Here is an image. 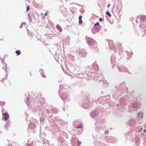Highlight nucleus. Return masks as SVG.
Masks as SVG:
<instances>
[{
    "instance_id": "1",
    "label": "nucleus",
    "mask_w": 146,
    "mask_h": 146,
    "mask_svg": "<svg viewBox=\"0 0 146 146\" xmlns=\"http://www.w3.org/2000/svg\"><path fill=\"white\" fill-rule=\"evenodd\" d=\"M2 115L3 116L2 118L3 119H5V121L7 120L9 118V115L7 113H3Z\"/></svg>"
},
{
    "instance_id": "2",
    "label": "nucleus",
    "mask_w": 146,
    "mask_h": 146,
    "mask_svg": "<svg viewBox=\"0 0 146 146\" xmlns=\"http://www.w3.org/2000/svg\"><path fill=\"white\" fill-rule=\"evenodd\" d=\"M56 28L58 29L60 32H62V29L60 26L58 25H57L56 26Z\"/></svg>"
},
{
    "instance_id": "3",
    "label": "nucleus",
    "mask_w": 146,
    "mask_h": 146,
    "mask_svg": "<svg viewBox=\"0 0 146 146\" xmlns=\"http://www.w3.org/2000/svg\"><path fill=\"white\" fill-rule=\"evenodd\" d=\"M143 114L142 113L139 112L138 113L137 117L140 118H142Z\"/></svg>"
},
{
    "instance_id": "4",
    "label": "nucleus",
    "mask_w": 146,
    "mask_h": 146,
    "mask_svg": "<svg viewBox=\"0 0 146 146\" xmlns=\"http://www.w3.org/2000/svg\"><path fill=\"white\" fill-rule=\"evenodd\" d=\"M82 17L80 15L79 16V23L80 24H82V20H81V18Z\"/></svg>"
},
{
    "instance_id": "5",
    "label": "nucleus",
    "mask_w": 146,
    "mask_h": 146,
    "mask_svg": "<svg viewBox=\"0 0 146 146\" xmlns=\"http://www.w3.org/2000/svg\"><path fill=\"white\" fill-rule=\"evenodd\" d=\"M7 75L6 74L5 76L3 78L2 80L1 81L3 82H4L5 80H6L7 79Z\"/></svg>"
},
{
    "instance_id": "6",
    "label": "nucleus",
    "mask_w": 146,
    "mask_h": 146,
    "mask_svg": "<svg viewBox=\"0 0 146 146\" xmlns=\"http://www.w3.org/2000/svg\"><path fill=\"white\" fill-rule=\"evenodd\" d=\"M5 104V103L4 102H0V106H4Z\"/></svg>"
},
{
    "instance_id": "7",
    "label": "nucleus",
    "mask_w": 146,
    "mask_h": 146,
    "mask_svg": "<svg viewBox=\"0 0 146 146\" xmlns=\"http://www.w3.org/2000/svg\"><path fill=\"white\" fill-rule=\"evenodd\" d=\"M106 14L108 15L109 17H110L111 16V14L109 13L108 11H107L106 12Z\"/></svg>"
},
{
    "instance_id": "8",
    "label": "nucleus",
    "mask_w": 146,
    "mask_h": 146,
    "mask_svg": "<svg viewBox=\"0 0 146 146\" xmlns=\"http://www.w3.org/2000/svg\"><path fill=\"white\" fill-rule=\"evenodd\" d=\"M81 125H82L81 124H80L78 125L77 126H76V128L78 129L81 128L82 127Z\"/></svg>"
},
{
    "instance_id": "9",
    "label": "nucleus",
    "mask_w": 146,
    "mask_h": 146,
    "mask_svg": "<svg viewBox=\"0 0 146 146\" xmlns=\"http://www.w3.org/2000/svg\"><path fill=\"white\" fill-rule=\"evenodd\" d=\"M16 53L18 55H19L21 53V52L19 50H17L16 51Z\"/></svg>"
},
{
    "instance_id": "10",
    "label": "nucleus",
    "mask_w": 146,
    "mask_h": 146,
    "mask_svg": "<svg viewBox=\"0 0 146 146\" xmlns=\"http://www.w3.org/2000/svg\"><path fill=\"white\" fill-rule=\"evenodd\" d=\"M104 20V19L102 18H100L99 19V21L100 22Z\"/></svg>"
},
{
    "instance_id": "11",
    "label": "nucleus",
    "mask_w": 146,
    "mask_h": 146,
    "mask_svg": "<svg viewBox=\"0 0 146 146\" xmlns=\"http://www.w3.org/2000/svg\"><path fill=\"white\" fill-rule=\"evenodd\" d=\"M30 6L29 5H28L27 7V11H28L30 9Z\"/></svg>"
},
{
    "instance_id": "12",
    "label": "nucleus",
    "mask_w": 146,
    "mask_h": 146,
    "mask_svg": "<svg viewBox=\"0 0 146 146\" xmlns=\"http://www.w3.org/2000/svg\"><path fill=\"white\" fill-rule=\"evenodd\" d=\"M96 25L99 26V23L98 22H97L95 24V26H96Z\"/></svg>"
},
{
    "instance_id": "13",
    "label": "nucleus",
    "mask_w": 146,
    "mask_h": 146,
    "mask_svg": "<svg viewBox=\"0 0 146 146\" xmlns=\"http://www.w3.org/2000/svg\"><path fill=\"white\" fill-rule=\"evenodd\" d=\"M81 142H80L78 140V146H79L81 144Z\"/></svg>"
},
{
    "instance_id": "14",
    "label": "nucleus",
    "mask_w": 146,
    "mask_h": 146,
    "mask_svg": "<svg viewBox=\"0 0 146 146\" xmlns=\"http://www.w3.org/2000/svg\"><path fill=\"white\" fill-rule=\"evenodd\" d=\"M143 131L145 132L146 133V129H144L143 130Z\"/></svg>"
},
{
    "instance_id": "15",
    "label": "nucleus",
    "mask_w": 146,
    "mask_h": 146,
    "mask_svg": "<svg viewBox=\"0 0 146 146\" xmlns=\"http://www.w3.org/2000/svg\"><path fill=\"white\" fill-rule=\"evenodd\" d=\"M42 76L44 77V78H45L46 77L44 75H42Z\"/></svg>"
},
{
    "instance_id": "16",
    "label": "nucleus",
    "mask_w": 146,
    "mask_h": 146,
    "mask_svg": "<svg viewBox=\"0 0 146 146\" xmlns=\"http://www.w3.org/2000/svg\"><path fill=\"white\" fill-rule=\"evenodd\" d=\"M110 6V4H109L108 5V7H109Z\"/></svg>"
},
{
    "instance_id": "17",
    "label": "nucleus",
    "mask_w": 146,
    "mask_h": 146,
    "mask_svg": "<svg viewBox=\"0 0 146 146\" xmlns=\"http://www.w3.org/2000/svg\"><path fill=\"white\" fill-rule=\"evenodd\" d=\"M4 111V109H3L2 110V113H3V111Z\"/></svg>"
},
{
    "instance_id": "18",
    "label": "nucleus",
    "mask_w": 146,
    "mask_h": 146,
    "mask_svg": "<svg viewBox=\"0 0 146 146\" xmlns=\"http://www.w3.org/2000/svg\"><path fill=\"white\" fill-rule=\"evenodd\" d=\"M44 15H45V16H46V15H47V14L46 13L45 14H44Z\"/></svg>"
},
{
    "instance_id": "19",
    "label": "nucleus",
    "mask_w": 146,
    "mask_h": 146,
    "mask_svg": "<svg viewBox=\"0 0 146 146\" xmlns=\"http://www.w3.org/2000/svg\"><path fill=\"white\" fill-rule=\"evenodd\" d=\"M105 134H107L108 133H108H106V132H105Z\"/></svg>"
},
{
    "instance_id": "20",
    "label": "nucleus",
    "mask_w": 146,
    "mask_h": 146,
    "mask_svg": "<svg viewBox=\"0 0 146 146\" xmlns=\"http://www.w3.org/2000/svg\"><path fill=\"white\" fill-rule=\"evenodd\" d=\"M142 128H141V130L140 131H141L142 130Z\"/></svg>"
},
{
    "instance_id": "21",
    "label": "nucleus",
    "mask_w": 146,
    "mask_h": 146,
    "mask_svg": "<svg viewBox=\"0 0 146 146\" xmlns=\"http://www.w3.org/2000/svg\"><path fill=\"white\" fill-rule=\"evenodd\" d=\"M42 15V14H41V15Z\"/></svg>"
}]
</instances>
